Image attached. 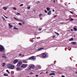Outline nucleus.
I'll return each instance as SVG.
<instances>
[{"label": "nucleus", "mask_w": 77, "mask_h": 77, "mask_svg": "<svg viewBox=\"0 0 77 77\" xmlns=\"http://www.w3.org/2000/svg\"><path fill=\"white\" fill-rule=\"evenodd\" d=\"M41 55V58H45L46 57H48V54L47 53H42Z\"/></svg>", "instance_id": "nucleus-1"}, {"label": "nucleus", "mask_w": 77, "mask_h": 77, "mask_svg": "<svg viewBox=\"0 0 77 77\" xmlns=\"http://www.w3.org/2000/svg\"><path fill=\"white\" fill-rule=\"evenodd\" d=\"M7 66L8 68L10 69H13L15 68V66H14V65L10 64H8L7 65Z\"/></svg>", "instance_id": "nucleus-2"}, {"label": "nucleus", "mask_w": 77, "mask_h": 77, "mask_svg": "<svg viewBox=\"0 0 77 77\" xmlns=\"http://www.w3.org/2000/svg\"><path fill=\"white\" fill-rule=\"evenodd\" d=\"M4 50V47L3 46L0 45V52H3Z\"/></svg>", "instance_id": "nucleus-3"}, {"label": "nucleus", "mask_w": 77, "mask_h": 77, "mask_svg": "<svg viewBox=\"0 0 77 77\" xmlns=\"http://www.w3.org/2000/svg\"><path fill=\"white\" fill-rule=\"evenodd\" d=\"M28 66V64H23L21 66V68H26Z\"/></svg>", "instance_id": "nucleus-4"}, {"label": "nucleus", "mask_w": 77, "mask_h": 77, "mask_svg": "<svg viewBox=\"0 0 77 77\" xmlns=\"http://www.w3.org/2000/svg\"><path fill=\"white\" fill-rule=\"evenodd\" d=\"M44 48H38V49L36 50V51H37V52L39 51H41V50H42L43 49H44Z\"/></svg>", "instance_id": "nucleus-5"}, {"label": "nucleus", "mask_w": 77, "mask_h": 77, "mask_svg": "<svg viewBox=\"0 0 77 77\" xmlns=\"http://www.w3.org/2000/svg\"><path fill=\"white\" fill-rule=\"evenodd\" d=\"M35 59V57H34V56H33L29 57L28 60H29H29H34Z\"/></svg>", "instance_id": "nucleus-6"}, {"label": "nucleus", "mask_w": 77, "mask_h": 77, "mask_svg": "<svg viewBox=\"0 0 77 77\" xmlns=\"http://www.w3.org/2000/svg\"><path fill=\"white\" fill-rule=\"evenodd\" d=\"M36 68L37 69H41V66L40 65H37L36 66Z\"/></svg>", "instance_id": "nucleus-7"}, {"label": "nucleus", "mask_w": 77, "mask_h": 77, "mask_svg": "<svg viewBox=\"0 0 77 77\" xmlns=\"http://www.w3.org/2000/svg\"><path fill=\"white\" fill-rule=\"evenodd\" d=\"M26 69L28 71L31 70V69H32V67L30 65L29 66V67Z\"/></svg>", "instance_id": "nucleus-8"}, {"label": "nucleus", "mask_w": 77, "mask_h": 77, "mask_svg": "<svg viewBox=\"0 0 77 77\" xmlns=\"http://www.w3.org/2000/svg\"><path fill=\"white\" fill-rule=\"evenodd\" d=\"M21 64H22V62L21 61L19 62L17 64V66H20V65H21Z\"/></svg>", "instance_id": "nucleus-9"}, {"label": "nucleus", "mask_w": 77, "mask_h": 77, "mask_svg": "<svg viewBox=\"0 0 77 77\" xmlns=\"http://www.w3.org/2000/svg\"><path fill=\"white\" fill-rule=\"evenodd\" d=\"M18 60L17 59L15 60L13 62L14 63V64H15V63H18Z\"/></svg>", "instance_id": "nucleus-10"}, {"label": "nucleus", "mask_w": 77, "mask_h": 77, "mask_svg": "<svg viewBox=\"0 0 77 77\" xmlns=\"http://www.w3.org/2000/svg\"><path fill=\"white\" fill-rule=\"evenodd\" d=\"M23 62L24 63H27L28 61L26 60H23Z\"/></svg>", "instance_id": "nucleus-11"}, {"label": "nucleus", "mask_w": 77, "mask_h": 77, "mask_svg": "<svg viewBox=\"0 0 77 77\" xmlns=\"http://www.w3.org/2000/svg\"><path fill=\"white\" fill-rule=\"evenodd\" d=\"M8 25L9 26V28H10V29H12V27H13V26H12L10 23H8Z\"/></svg>", "instance_id": "nucleus-12"}, {"label": "nucleus", "mask_w": 77, "mask_h": 77, "mask_svg": "<svg viewBox=\"0 0 77 77\" xmlns=\"http://www.w3.org/2000/svg\"><path fill=\"white\" fill-rule=\"evenodd\" d=\"M51 11H50L48 12V15H51Z\"/></svg>", "instance_id": "nucleus-13"}, {"label": "nucleus", "mask_w": 77, "mask_h": 77, "mask_svg": "<svg viewBox=\"0 0 77 77\" xmlns=\"http://www.w3.org/2000/svg\"><path fill=\"white\" fill-rule=\"evenodd\" d=\"M16 69L17 71H20V70H21V68H20L19 67H17L16 68Z\"/></svg>", "instance_id": "nucleus-14"}, {"label": "nucleus", "mask_w": 77, "mask_h": 77, "mask_svg": "<svg viewBox=\"0 0 77 77\" xmlns=\"http://www.w3.org/2000/svg\"><path fill=\"white\" fill-rule=\"evenodd\" d=\"M71 44H73V45H76L77 44V43L76 42H72L71 43Z\"/></svg>", "instance_id": "nucleus-15"}, {"label": "nucleus", "mask_w": 77, "mask_h": 77, "mask_svg": "<svg viewBox=\"0 0 77 77\" xmlns=\"http://www.w3.org/2000/svg\"><path fill=\"white\" fill-rule=\"evenodd\" d=\"M55 75V73H50L49 75Z\"/></svg>", "instance_id": "nucleus-16"}, {"label": "nucleus", "mask_w": 77, "mask_h": 77, "mask_svg": "<svg viewBox=\"0 0 77 77\" xmlns=\"http://www.w3.org/2000/svg\"><path fill=\"white\" fill-rule=\"evenodd\" d=\"M6 65V63H2V66L4 67V66H5Z\"/></svg>", "instance_id": "nucleus-17"}, {"label": "nucleus", "mask_w": 77, "mask_h": 77, "mask_svg": "<svg viewBox=\"0 0 77 77\" xmlns=\"http://www.w3.org/2000/svg\"><path fill=\"white\" fill-rule=\"evenodd\" d=\"M2 58H4L5 59H7V57H6L5 56V55L2 56Z\"/></svg>", "instance_id": "nucleus-18"}, {"label": "nucleus", "mask_w": 77, "mask_h": 77, "mask_svg": "<svg viewBox=\"0 0 77 77\" xmlns=\"http://www.w3.org/2000/svg\"><path fill=\"white\" fill-rule=\"evenodd\" d=\"M74 19H72V18H71L69 19V21H72Z\"/></svg>", "instance_id": "nucleus-19"}, {"label": "nucleus", "mask_w": 77, "mask_h": 77, "mask_svg": "<svg viewBox=\"0 0 77 77\" xmlns=\"http://www.w3.org/2000/svg\"><path fill=\"white\" fill-rule=\"evenodd\" d=\"M31 66V68H32V69H34L35 68V66L34 65H30Z\"/></svg>", "instance_id": "nucleus-20"}, {"label": "nucleus", "mask_w": 77, "mask_h": 77, "mask_svg": "<svg viewBox=\"0 0 77 77\" xmlns=\"http://www.w3.org/2000/svg\"><path fill=\"white\" fill-rule=\"evenodd\" d=\"M4 76H8V74H7L6 73H5L4 74Z\"/></svg>", "instance_id": "nucleus-21"}, {"label": "nucleus", "mask_w": 77, "mask_h": 77, "mask_svg": "<svg viewBox=\"0 0 77 77\" xmlns=\"http://www.w3.org/2000/svg\"><path fill=\"white\" fill-rule=\"evenodd\" d=\"M74 30H75V31H77V28H75V26L74 27Z\"/></svg>", "instance_id": "nucleus-22"}, {"label": "nucleus", "mask_w": 77, "mask_h": 77, "mask_svg": "<svg viewBox=\"0 0 77 77\" xmlns=\"http://www.w3.org/2000/svg\"><path fill=\"white\" fill-rule=\"evenodd\" d=\"M73 39H73V38H71L69 39V41H72L73 40Z\"/></svg>", "instance_id": "nucleus-23"}, {"label": "nucleus", "mask_w": 77, "mask_h": 77, "mask_svg": "<svg viewBox=\"0 0 77 77\" xmlns=\"http://www.w3.org/2000/svg\"><path fill=\"white\" fill-rule=\"evenodd\" d=\"M14 18L16 20V21H18V19L17 18H16V17H14Z\"/></svg>", "instance_id": "nucleus-24"}, {"label": "nucleus", "mask_w": 77, "mask_h": 77, "mask_svg": "<svg viewBox=\"0 0 77 77\" xmlns=\"http://www.w3.org/2000/svg\"><path fill=\"white\" fill-rule=\"evenodd\" d=\"M14 18L16 20V21H18V19L17 18H16V17H14Z\"/></svg>", "instance_id": "nucleus-25"}, {"label": "nucleus", "mask_w": 77, "mask_h": 77, "mask_svg": "<svg viewBox=\"0 0 77 77\" xmlns=\"http://www.w3.org/2000/svg\"><path fill=\"white\" fill-rule=\"evenodd\" d=\"M7 8L6 7H5L3 8V9H4V10H6V9H7Z\"/></svg>", "instance_id": "nucleus-26"}, {"label": "nucleus", "mask_w": 77, "mask_h": 77, "mask_svg": "<svg viewBox=\"0 0 77 77\" xmlns=\"http://www.w3.org/2000/svg\"><path fill=\"white\" fill-rule=\"evenodd\" d=\"M47 9L48 11H50V8H49V7H48L47 8Z\"/></svg>", "instance_id": "nucleus-27"}, {"label": "nucleus", "mask_w": 77, "mask_h": 77, "mask_svg": "<svg viewBox=\"0 0 77 77\" xmlns=\"http://www.w3.org/2000/svg\"><path fill=\"white\" fill-rule=\"evenodd\" d=\"M21 23H22V24H25V23L24 22V21H23V20H22V22H21Z\"/></svg>", "instance_id": "nucleus-28"}, {"label": "nucleus", "mask_w": 77, "mask_h": 77, "mask_svg": "<svg viewBox=\"0 0 77 77\" xmlns=\"http://www.w3.org/2000/svg\"><path fill=\"white\" fill-rule=\"evenodd\" d=\"M36 57H41V55L40 54V55H37L36 56Z\"/></svg>", "instance_id": "nucleus-29"}, {"label": "nucleus", "mask_w": 77, "mask_h": 77, "mask_svg": "<svg viewBox=\"0 0 77 77\" xmlns=\"http://www.w3.org/2000/svg\"><path fill=\"white\" fill-rule=\"evenodd\" d=\"M6 71L8 72V74H10V72H9V71L8 70H6Z\"/></svg>", "instance_id": "nucleus-30"}, {"label": "nucleus", "mask_w": 77, "mask_h": 77, "mask_svg": "<svg viewBox=\"0 0 77 77\" xmlns=\"http://www.w3.org/2000/svg\"><path fill=\"white\" fill-rule=\"evenodd\" d=\"M55 33L56 34H57V35H58V36L59 35V34L57 32H55Z\"/></svg>", "instance_id": "nucleus-31"}, {"label": "nucleus", "mask_w": 77, "mask_h": 77, "mask_svg": "<svg viewBox=\"0 0 77 77\" xmlns=\"http://www.w3.org/2000/svg\"><path fill=\"white\" fill-rule=\"evenodd\" d=\"M13 9L14 10H17V8L15 7H13Z\"/></svg>", "instance_id": "nucleus-32"}, {"label": "nucleus", "mask_w": 77, "mask_h": 77, "mask_svg": "<svg viewBox=\"0 0 77 77\" xmlns=\"http://www.w3.org/2000/svg\"><path fill=\"white\" fill-rule=\"evenodd\" d=\"M14 29H15V30H18V28H17L15 27H14Z\"/></svg>", "instance_id": "nucleus-33"}, {"label": "nucleus", "mask_w": 77, "mask_h": 77, "mask_svg": "<svg viewBox=\"0 0 77 77\" xmlns=\"http://www.w3.org/2000/svg\"><path fill=\"white\" fill-rule=\"evenodd\" d=\"M19 24L20 26H22V24L21 23H19Z\"/></svg>", "instance_id": "nucleus-34"}, {"label": "nucleus", "mask_w": 77, "mask_h": 77, "mask_svg": "<svg viewBox=\"0 0 77 77\" xmlns=\"http://www.w3.org/2000/svg\"><path fill=\"white\" fill-rule=\"evenodd\" d=\"M39 31H41V30H42V29L40 28H39V29H38Z\"/></svg>", "instance_id": "nucleus-35"}, {"label": "nucleus", "mask_w": 77, "mask_h": 77, "mask_svg": "<svg viewBox=\"0 0 77 77\" xmlns=\"http://www.w3.org/2000/svg\"><path fill=\"white\" fill-rule=\"evenodd\" d=\"M27 8L29 9L30 8V6H29Z\"/></svg>", "instance_id": "nucleus-36"}, {"label": "nucleus", "mask_w": 77, "mask_h": 77, "mask_svg": "<svg viewBox=\"0 0 77 77\" xmlns=\"http://www.w3.org/2000/svg\"><path fill=\"white\" fill-rule=\"evenodd\" d=\"M70 12L71 14H74V13H73V12L72 11H70Z\"/></svg>", "instance_id": "nucleus-37"}, {"label": "nucleus", "mask_w": 77, "mask_h": 77, "mask_svg": "<svg viewBox=\"0 0 77 77\" xmlns=\"http://www.w3.org/2000/svg\"><path fill=\"white\" fill-rule=\"evenodd\" d=\"M22 20H18V21H20V22H21L22 21Z\"/></svg>", "instance_id": "nucleus-38"}, {"label": "nucleus", "mask_w": 77, "mask_h": 77, "mask_svg": "<svg viewBox=\"0 0 77 77\" xmlns=\"http://www.w3.org/2000/svg\"><path fill=\"white\" fill-rule=\"evenodd\" d=\"M30 74H31V75H33V73L32 72H31L30 73Z\"/></svg>", "instance_id": "nucleus-39"}, {"label": "nucleus", "mask_w": 77, "mask_h": 77, "mask_svg": "<svg viewBox=\"0 0 77 77\" xmlns=\"http://www.w3.org/2000/svg\"><path fill=\"white\" fill-rule=\"evenodd\" d=\"M41 15H42V14H40L39 15V17H41Z\"/></svg>", "instance_id": "nucleus-40"}, {"label": "nucleus", "mask_w": 77, "mask_h": 77, "mask_svg": "<svg viewBox=\"0 0 77 77\" xmlns=\"http://www.w3.org/2000/svg\"><path fill=\"white\" fill-rule=\"evenodd\" d=\"M67 48H65V51H66V50H67Z\"/></svg>", "instance_id": "nucleus-41"}, {"label": "nucleus", "mask_w": 77, "mask_h": 77, "mask_svg": "<svg viewBox=\"0 0 77 77\" xmlns=\"http://www.w3.org/2000/svg\"><path fill=\"white\" fill-rule=\"evenodd\" d=\"M4 17H5V18H6V19H8V17L6 16H4Z\"/></svg>", "instance_id": "nucleus-42"}, {"label": "nucleus", "mask_w": 77, "mask_h": 77, "mask_svg": "<svg viewBox=\"0 0 77 77\" xmlns=\"http://www.w3.org/2000/svg\"><path fill=\"white\" fill-rule=\"evenodd\" d=\"M57 17V15H54V18H55V17Z\"/></svg>", "instance_id": "nucleus-43"}, {"label": "nucleus", "mask_w": 77, "mask_h": 77, "mask_svg": "<svg viewBox=\"0 0 77 77\" xmlns=\"http://www.w3.org/2000/svg\"><path fill=\"white\" fill-rule=\"evenodd\" d=\"M23 6V4H22L20 5V6Z\"/></svg>", "instance_id": "nucleus-44"}, {"label": "nucleus", "mask_w": 77, "mask_h": 77, "mask_svg": "<svg viewBox=\"0 0 77 77\" xmlns=\"http://www.w3.org/2000/svg\"><path fill=\"white\" fill-rule=\"evenodd\" d=\"M45 13H47V11L46 10H45Z\"/></svg>", "instance_id": "nucleus-45"}, {"label": "nucleus", "mask_w": 77, "mask_h": 77, "mask_svg": "<svg viewBox=\"0 0 77 77\" xmlns=\"http://www.w3.org/2000/svg\"><path fill=\"white\" fill-rule=\"evenodd\" d=\"M24 57V55H21V57Z\"/></svg>", "instance_id": "nucleus-46"}, {"label": "nucleus", "mask_w": 77, "mask_h": 77, "mask_svg": "<svg viewBox=\"0 0 77 77\" xmlns=\"http://www.w3.org/2000/svg\"><path fill=\"white\" fill-rule=\"evenodd\" d=\"M34 42V40H31V42Z\"/></svg>", "instance_id": "nucleus-47"}, {"label": "nucleus", "mask_w": 77, "mask_h": 77, "mask_svg": "<svg viewBox=\"0 0 77 77\" xmlns=\"http://www.w3.org/2000/svg\"><path fill=\"white\" fill-rule=\"evenodd\" d=\"M17 15H20V13H17Z\"/></svg>", "instance_id": "nucleus-48"}, {"label": "nucleus", "mask_w": 77, "mask_h": 77, "mask_svg": "<svg viewBox=\"0 0 77 77\" xmlns=\"http://www.w3.org/2000/svg\"><path fill=\"white\" fill-rule=\"evenodd\" d=\"M55 38V35L53 36L52 37L53 38Z\"/></svg>", "instance_id": "nucleus-49"}, {"label": "nucleus", "mask_w": 77, "mask_h": 77, "mask_svg": "<svg viewBox=\"0 0 77 77\" xmlns=\"http://www.w3.org/2000/svg\"><path fill=\"white\" fill-rule=\"evenodd\" d=\"M40 19L41 20H42V17H40Z\"/></svg>", "instance_id": "nucleus-50"}, {"label": "nucleus", "mask_w": 77, "mask_h": 77, "mask_svg": "<svg viewBox=\"0 0 77 77\" xmlns=\"http://www.w3.org/2000/svg\"><path fill=\"white\" fill-rule=\"evenodd\" d=\"M21 55H22L21 54H19V56L21 57Z\"/></svg>", "instance_id": "nucleus-51"}, {"label": "nucleus", "mask_w": 77, "mask_h": 77, "mask_svg": "<svg viewBox=\"0 0 77 77\" xmlns=\"http://www.w3.org/2000/svg\"><path fill=\"white\" fill-rule=\"evenodd\" d=\"M35 76H36V77H38V75H35Z\"/></svg>", "instance_id": "nucleus-52"}, {"label": "nucleus", "mask_w": 77, "mask_h": 77, "mask_svg": "<svg viewBox=\"0 0 77 77\" xmlns=\"http://www.w3.org/2000/svg\"><path fill=\"white\" fill-rule=\"evenodd\" d=\"M64 23L63 22H62L61 23H60V24H63Z\"/></svg>", "instance_id": "nucleus-53"}, {"label": "nucleus", "mask_w": 77, "mask_h": 77, "mask_svg": "<svg viewBox=\"0 0 77 77\" xmlns=\"http://www.w3.org/2000/svg\"><path fill=\"white\" fill-rule=\"evenodd\" d=\"M62 77H65V76L63 75L62 76Z\"/></svg>", "instance_id": "nucleus-54"}, {"label": "nucleus", "mask_w": 77, "mask_h": 77, "mask_svg": "<svg viewBox=\"0 0 77 77\" xmlns=\"http://www.w3.org/2000/svg\"><path fill=\"white\" fill-rule=\"evenodd\" d=\"M71 30L72 31H73V29H71Z\"/></svg>", "instance_id": "nucleus-55"}, {"label": "nucleus", "mask_w": 77, "mask_h": 77, "mask_svg": "<svg viewBox=\"0 0 77 77\" xmlns=\"http://www.w3.org/2000/svg\"><path fill=\"white\" fill-rule=\"evenodd\" d=\"M75 73H76V74H77V71H76L75 72Z\"/></svg>", "instance_id": "nucleus-56"}, {"label": "nucleus", "mask_w": 77, "mask_h": 77, "mask_svg": "<svg viewBox=\"0 0 77 77\" xmlns=\"http://www.w3.org/2000/svg\"><path fill=\"white\" fill-rule=\"evenodd\" d=\"M53 12H54V10L53 9Z\"/></svg>", "instance_id": "nucleus-57"}, {"label": "nucleus", "mask_w": 77, "mask_h": 77, "mask_svg": "<svg viewBox=\"0 0 77 77\" xmlns=\"http://www.w3.org/2000/svg\"><path fill=\"white\" fill-rule=\"evenodd\" d=\"M46 74H48V72H46Z\"/></svg>", "instance_id": "nucleus-58"}, {"label": "nucleus", "mask_w": 77, "mask_h": 77, "mask_svg": "<svg viewBox=\"0 0 77 77\" xmlns=\"http://www.w3.org/2000/svg\"><path fill=\"white\" fill-rule=\"evenodd\" d=\"M76 66L77 67V64L76 65Z\"/></svg>", "instance_id": "nucleus-59"}, {"label": "nucleus", "mask_w": 77, "mask_h": 77, "mask_svg": "<svg viewBox=\"0 0 77 77\" xmlns=\"http://www.w3.org/2000/svg\"><path fill=\"white\" fill-rule=\"evenodd\" d=\"M54 3H55V1L54 0Z\"/></svg>", "instance_id": "nucleus-60"}, {"label": "nucleus", "mask_w": 77, "mask_h": 77, "mask_svg": "<svg viewBox=\"0 0 77 77\" xmlns=\"http://www.w3.org/2000/svg\"><path fill=\"white\" fill-rule=\"evenodd\" d=\"M51 77H54V76H51Z\"/></svg>", "instance_id": "nucleus-61"}, {"label": "nucleus", "mask_w": 77, "mask_h": 77, "mask_svg": "<svg viewBox=\"0 0 77 77\" xmlns=\"http://www.w3.org/2000/svg\"><path fill=\"white\" fill-rule=\"evenodd\" d=\"M3 55H5V54H2Z\"/></svg>", "instance_id": "nucleus-62"}, {"label": "nucleus", "mask_w": 77, "mask_h": 77, "mask_svg": "<svg viewBox=\"0 0 77 77\" xmlns=\"http://www.w3.org/2000/svg\"><path fill=\"white\" fill-rule=\"evenodd\" d=\"M70 59L71 60V58H70Z\"/></svg>", "instance_id": "nucleus-63"}, {"label": "nucleus", "mask_w": 77, "mask_h": 77, "mask_svg": "<svg viewBox=\"0 0 77 77\" xmlns=\"http://www.w3.org/2000/svg\"><path fill=\"white\" fill-rule=\"evenodd\" d=\"M42 73H41L40 74H42Z\"/></svg>", "instance_id": "nucleus-64"}]
</instances>
